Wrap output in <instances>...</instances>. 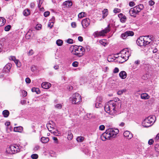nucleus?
Returning a JSON list of instances; mask_svg holds the SVG:
<instances>
[{"mask_svg":"<svg viewBox=\"0 0 159 159\" xmlns=\"http://www.w3.org/2000/svg\"><path fill=\"white\" fill-rule=\"evenodd\" d=\"M121 105L119 106L118 103L113 100H111L105 105L104 109L107 113L111 114L117 112L120 109Z\"/></svg>","mask_w":159,"mask_h":159,"instance_id":"1","label":"nucleus"},{"mask_svg":"<svg viewBox=\"0 0 159 159\" xmlns=\"http://www.w3.org/2000/svg\"><path fill=\"white\" fill-rule=\"evenodd\" d=\"M119 132V130L117 129L109 128L107 129L105 132L101 135V139L103 141L110 139L111 138L115 137Z\"/></svg>","mask_w":159,"mask_h":159,"instance_id":"2","label":"nucleus"},{"mask_svg":"<svg viewBox=\"0 0 159 159\" xmlns=\"http://www.w3.org/2000/svg\"><path fill=\"white\" fill-rule=\"evenodd\" d=\"M130 52H129L127 48L124 49L121 51L120 52V53L119 54H120L121 55L117 57L119 61V62L122 63L127 61L130 56Z\"/></svg>","mask_w":159,"mask_h":159,"instance_id":"3","label":"nucleus"},{"mask_svg":"<svg viewBox=\"0 0 159 159\" xmlns=\"http://www.w3.org/2000/svg\"><path fill=\"white\" fill-rule=\"evenodd\" d=\"M156 117L154 116H150L142 122L143 126L145 127H148L151 126L155 121Z\"/></svg>","mask_w":159,"mask_h":159,"instance_id":"4","label":"nucleus"},{"mask_svg":"<svg viewBox=\"0 0 159 159\" xmlns=\"http://www.w3.org/2000/svg\"><path fill=\"white\" fill-rule=\"evenodd\" d=\"M85 50L81 46L75 45L74 46L73 50V54L78 57H82L84 54Z\"/></svg>","mask_w":159,"mask_h":159,"instance_id":"5","label":"nucleus"},{"mask_svg":"<svg viewBox=\"0 0 159 159\" xmlns=\"http://www.w3.org/2000/svg\"><path fill=\"white\" fill-rule=\"evenodd\" d=\"M21 148V146L17 144H12L7 149L6 152L7 153L14 154L19 152Z\"/></svg>","mask_w":159,"mask_h":159,"instance_id":"6","label":"nucleus"},{"mask_svg":"<svg viewBox=\"0 0 159 159\" xmlns=\"http://www.w3.org/2000/svg\"><path fill=\"white\" fill-rule=\"evenodd\" d=\"M110 25L109 24L108 25L107 27L105 28V29L100 31H96L93 34V35L94 36V37L95 38L99 36H104L105 34H106L110 31Z\"/></svg>","mask_w":159,"mask_h":159,"instance_id":"7","label":"nucleus"},{"mask_svg":"<svg viewBox=\"0 0 159 159\" xmlns=\"http://www.w3.org/2000/svg\"><path fill=\"white\" fill-rule=\"evenodd\" d=\"M70 99L73 104H78L81 102L82 100L81 96L77 93H74L72 97Z\"/></svg>","mask_w":159,"mask_h":159,"instance_id":"8","label":"nucleus"},{"mask_svg":"<svg viewBox=\"0 0 159 159\" xmlns=\"http://www.w3.org/2000/svg\"><path fill=\"white\" fill-rule=\"evenodd\" d=\"M143 37H144V36H140L137 39L136 41V43L138 46L140 47L143 46L144 43V39L143 38Z\"/></svg>","mask_w":159,"mask_h":159,"instance_id":"9","label":"nucleus"},{"mask_svg":"<svg viewBox=\"0 0 159 159\" xmlns=\"http://www.w3.org/2000/svg\"><path fill=\"white\" fill-rule=\"evenodd\" d=\"M90 23V20L88 18L83 20L81 22L82 26L84 28L87 27L89 25Z\"/></svg>","mask_w":159,"mask_h":159,"instance_id":"10","label":"nucleus"},{"mask_svg":"<svg viewBox=\"0 0 159 159\" xmlns=\"http://www.w3.org/2000/svg\"><path fill=\"white\" fill-rule=\"evenodd\" d=\"M134 35V33L132 31H127L121 34V37L123 39H126L128 36H133Z\"/></svg>","mask_w":159,"mask_h":159,"instance_id":"11","label":"nucleus"},{"mask_svg":"<svg viewBox=\"0 0 159 159\" xmlns=\"http://www.w3.org/2000/svg\"><path fill=\"white\" fill-rule=\"evenodd\" d=\"M9 59L11 60L14 61L17 67H20V66L21 65L20 62L18 60L16 59L15 57L11 56L9 57Z\"/></svg>","mask_w":159,"mask_h":159,"instance_id":"12","label":"nucleus"},{"mask_svg":"<svg viewBox=\"0 0 159 159\" xmlns=\"http://www.w3.org/2000/svg\"><path fill=\"white\" fill-rule=\"evenodd\" d=\"M123 135L124 137L128 139H130L133 137L132 134L128 131H125L123 133Z\"/></svg>","mask_w":159,"mask_h":159,"instance_id":"13","label":"nucleus"},{"mask_svg":"<svg viewBox=\"0 0 159 159\" xmlns=\"http://www.w3.org/2000/svg\"><path fill=\"white\" fill-rule=\"evenodd\" d=\"M134 7L136 11V12L138 14L139 12H140L141 10L143 9L144 7L143 4H140Z\"/></svg>","mask_w":159,"mask_h":159,"instance_id":"14","label":"nucleus"},{"mask_svg":"<svg viewBox=\"0 0 159 159\" xmlns=\"http://www.w3.org/2000/svg\"><path fill=\"white\" fill-rule=\"evenodd\" d=\"M12 66V64L11 63L7 64L3 68L2 71L3 72H8L10 71V69Z\"/></svg>","mask_w":159,"mask_h":159,"instance_id":"15","label":"nucleus"},{"mask_svg":"<svg viewBox=\"0 0 159 159\" xmlns=\"http://www.w3.org/2000/svg\"><path fill=\"white\" fill-rule=\"evenodd\" d=\"M41 86L43 89H47L51 86V84L48 82H43L41 84Z\"/></svg>","mask_w":159,"mask_h":159,"instance_id":"16","label":"nucleus"},{"mask_svg":"<svg viewBox=\"0 0 159 159\" xmlns=\"http://www.w3.org/2000/svg\"><path fill=\"white\" fill-rule=\"evenodd\" d=\"M129 13L130 16L134 17H135L136 15L137 14V13L136 12V11L134 7L130 9L129 11Z\"/></svg>","mask_w":159,"mask_h":159,"instance_id":"17","label":"nucleus"},{"mask_svg":"<svg viewBox=\"0 0 159 159\" xmlns=\"http://www.w3.org/2000/svg\"><path fill=\"white\" fill-rule=\"evenodd\" d=\"M119 75L121 78L124 79L126 77L127 74L125 71H122L120 73Z\"/></svg>","mask_w":159,"mask_h":159,"instance_id":"18","label":"nucleus"},{"mask_svg":"<svg viewBox=\"0 0 159 159\" xmlns=\"http://www.w3.org/2000/svg\"><path fill=\"white\" fill-rule=\"evenodd\" d=\"M32 31H29L25 35V38L27 39H30L33 37V34L32 33Z\"/></svg>","mask_w":159,"mask_h":159,"instance_id":"19","label":"nucleus"},{"mask_svg":"<svg viewBox=\"0 0 159 159\" xmlns=\"http://www.w3.org/2000/svg\"><path fill=\"white\" fill-rule=\"evenodd\" d=\"M141 98L142 99H148L149 98V96L147 93H144L141 94Z\"/></svg>","mask_w":159,"mask_h":159,"instance_id":"20","label":"nucleus"},{"mask_svg":"<svg viewBox=\"0 0 159 159\" xmlns=\"http://www.w3.org/2000/svg\"><path fill=\"white\" fill-rule=\"evenodd\" d=\"M63 5L66 7H68L72 6V3L71 1H66L64 2Z\"/></svg>","mask_w":159,"mask_h":159,"instance_id":"21","label":"nucleus"},{"mask_svg":"<svg viewBox=\"0 0 159 159\" xmlns=\"http://www.w3.org/2000/svg\"><path fill=\"white\" fill-rule=\"evenodd\" d=\"M23 129L21 126L16 127L14 128V130L15 132H20L23 130Z\"/></svg>","mask_w":159,"mask_h":159,"instance_id":"22","label":"nucleus"},{"mask_svg":"<svg viewBox=\"0 0 159 159\" xmlns=\"http://www.w3.org/2000/svg\"><path fill=\"white\" fill-rule=\"evenodd\" d=\"M9 111L7 110H4L2 112V115L5 117H8L9 115Z\"/></svg>","mask_w":159,"mask_h":159,"instance_id":"23","label":"nucleus"},{"mask_svg":"<svg viewBox=\"0 0 159 159\" xmlns=\"http://www.w3.org/2000/svg\"><path fill=\"white\" fill-rule=\"evenodd\" d=\"M102 17L104 18L107 16L108 14V10L107 9H104L102 11Z\"/></svg>","mask_w":159,"mask_h":159,"instance_id":"24","label":"nucleus"},{"mask_svg":"<svg viewBox=\"0 0 159 159\" xmlns=\"http://www.w3.org/2000/svg\"><path fill=\"white\" fill-rule=\"evenodd\" d=\"M49 141V139L48 138H45L42 137L41 139V141L42 143H46Z\"/></svg>","mask_w":159,"mask_h":159,"instance_id":"25","label":"nucleus"},{"mask_svg":"<svg viewBox=\"0 0 159 159\" xmlns=\"http://www.w3.org/2000/svg\"><path fill=\"white\" fill-rule=\"evenodd\" d=\"M67 139L69 140H71L73 138V136L72 134L70 131H69L67 132Z\"/></svg>","mask_w":159,"mask_h":159,"instance_id":"26","label":"nucleus"},{"mask_svg":"<svg viewBox=\"0 0 159 159\" xmlns=\"http://www.w3.org/2000/svg\"><path fill=\"white\" fill-rule=\"evenodd\" d=\"M31 91L33 92H36L37 94L40 93V91L38 88H33L31 89Z\"/></svg>","mask_w":159,"mask_h":159,"instance_id":"27","label":"nucleus"},{"mask_svg":"<svg viewBox=\"0 0 159 159\" xmlns=\"http://www.w3.org/2000/svg\"><path fill=\"white\" fill-rule=\"evenodd\" d=\"M5 22L6 20L4 18L0 17V26L4 25Z\"/></svg>","mask_w":159,"mask_h":159,"instance_id":"28","label":"nucleus"},{"mask_svg":"<svg viewBox=\"0 0 159 159\" xmlns=\"http://www.w3.org/2000/svg\"><path fill=\"white\" fill-rule=\"evenodd\" d=\"M30 11L28 9L25 10L23 12L24 15L25 16H27L30 14Z\"/></svg>","mask_w":159,"mask_h":159,"instance_id":"29","label":"nucleus"},{"mask_svg":"<svg viewBox=\"0 0 159 159\" xmlns=\"http://www.w3.org/2000/svg\"><path fill=\"white\" fill-rule=\"evenodd\" d=\"M84 139V138L82 136H79L76 138V140L78 142H82Z\"/></svg>","mask_w":159,"mask_h":159,"instance_id":"30","label":"nucleus"},{"mask_svg":"<svg viewBox=\"0 0 159 159\" xmlns=\"http://www.w3.org/2000/svg\"><path fill=\"white\" fill-rule=\"evenodd\" d=\"M63 43V41L60 39H58L56 41V44L58 46H61L62 45Z\"/></svg>","mask_w":159,"mask_h":159,"instance_id":"31","label":"nucleus"},{"mask_svg":"<svg viewBox=\"0 0 159 159\" xmlns=\"http://www.w3.org/2000/svg\"><path fill=\"white\" fill-rule=\"evenodd\" d=\"M126 91V90L125 89H123L122 90H119L117 92V94L118 95H121L123 93L125 92Z\"/></svg>","mask_w":159,"mask_h":159,"instance_id":"32","label":"nucleus"},{"mask_svg":"<svg viewBox=\"0 0 159 159\" xmlns=\"http://www.w3.org/2000/svg\"><path fill=\"white\" fill-rule=\"evenodd\" d=\"M47 128L48 129V130L49 131H52V130L51 129H50L52 128H53V127H52L51 126V124L50 123H48L47 125Z\"/></svg>","mask_w":159,"mask_h":159,"instance_id":"33","label":"nucleus"},{"mask_svg":"<svg viewBox=\"0 0 159 159\" xmlns=\"http://www.w3.org/2000/svg\"><path fill=\"white\" fill-rule=\"evenodd\" d=\"M31 157L32 159H37L38 157V155L37 154H32Z\"/></svg>","mask_w":159,"mask_h":159,"instance_id":"34","label":"nucleus"},{"mask_svg":"<svg viewBox=\"0 0 159 159\" xmlns=\"http://www.w3.org/2000/svg\"><path fill=\"white\" fill-rule=\"evenodd\" d=\"M99 43L102 45L105 46L107 44V43L104 41V40H101L99 41Z\"/></svg>","mask_w":159,"mask_h":159,"instance_id":"35","label":"nucleus"},{"mask_svg":"<svg viewBox=\"0 0 159 159\" xmlns=\"http://www.w3.org/2000/svg\"><path fill=\"white\" fill-rule=\"evenodd\" d=\"M84 14H85V13L84 12H81L80 13L78 14V16L79 18H81L83 17L84 16Z\"/></svg>","mask_w":159,"mask_h":159,"instance_id":"36","label":"nucleus"},{"mask_svg":"<svg viewBox=\"0 0 159 159\" xmlns=\"http://www.w3.org/2000/svg\"><path fill=\"white\" fill-rule=\"evenodd\" d=\"M126 19V17L125 16L120 19V21L122 23H124L125 22Z\"/></svg>","mask_w":159,"mask_h":159,"instance_id":"37","label":"nucleus"},{"mask_svg":"<svg viewBox=\"0 0 159 159\" xmlns=\"http://www.w3.org/2000/svg\"><path fill=\"white\" fill-rule=\"evenodd\" d=\"M11 28V26L10 25H8L6 26L4 29L5 30L7 31H9Z\"/></svg>","mask_w":159,"mask_h":159,"instance_id":"38","label":"nucleus"},{"mask_svg":"<svg viewBox=\"0 0 159 159\" xmlns=\"http://www.w3.org/2000/svg\"><path fill=\"white\" fill-rule=\"evenodd\" d=\"M22 95L23 97H25L27 95V92L26 91L23 90L21 91Z\"/></svg>","mask_w":159,"mask_h":159,"instance_id":"39","label":"nucleus"},{"mask_svg":"<svg viewBox=\"0 0 159 159\" xmlns=\"http://www.w3.org/2000/svg\"><path fill=\"white\" fill-rule=\"evenodd\" d=\"M155 148L157 152H159V144H156L155 146Z\"/></svg>","mask_w":159,"mask_h":159,"instance_id":"40","label":"nucleus"},{"mask_svg":"<svg viewBox=\"0 0 159 159\" xmlns=\"http://www.w3.org/2000/svg\"><path fill=\"white\" fill-rule=\"evenodd\" d=\"M148 75L147 74H145L142 76V78L143 79L146 80L148 79Z\"/></svg>","mask_w":159,"mask_h":159,"instance_id":"41","label":"nucleus"},{"mask_svg":"<svg viewBox=\"0 0 159 159\" xmlns=\"http://www.w3.org/2000/svg\"><path fill=\"white\" fill-rule=\"evenodd\" d=\"M78 64L77 61H75L72 63V65L73 67H77L78 66Z\"/></svg>","mask_w":159,"mask_h":159,"instance_id":"42","label":"nucleus"},{"mask_svg":"<svg viewBox=\"0 0 159 159\" xmlns=\"http://www.w3.org/2000/svg\"><path fill=\"white\" fill-rule=\"evenodd\" d=\"M150 42H151V41L149 40V39L146 41H145V40H144V43L143 46H145L149 44L150 43Z\"/></svg>","mask_w":159,"mask_h":159,"instance_id":"43","label":"nucleus"},{"mask_svg":"<svg viewBox=\"0 0 159 159\" xmlns=\"http://www.w3.org/2000/svg\"><path fill=\"white\" fill-rule=\"evenodd\" d=\"M43 0H39V3L38 4V7L39 8L41 7V5L43 2Z\"/></svg>","mask_w":159,"mask_h":159,"instance_id":"44","label":"nucleus"},{"mask_svg":"<svg viewBox=\"0 0 159 159\" xmlns=\"http://www.w3.org/2000/svg\"><path fill=\"white\" fill-rule=\"evenodd\" d=\"M120 9L117 8H115L113 10L114 12L116 13L120 12Z\"/></svg>","mask_w":159,"mask_h":159,"instance_id":"45","label":"nucleus"},{"mask_svg":"<svg viewBox=\"0 0 159 159\" xmlns=\"http://www.w3.org/2000/svg\"><path fill=\"white\" fill-rule=\"evenodd\" d=\"M144 37H147L148 38H149L148 39L150 41H151L152 40V39H153V37L152 35H147V36H144Z\"/></svg>","mask_w":159,"mask_h":159,"instance_id":"46","label":"nucleus"},{"mask_svg":"<svg viewBox=\"0 0 159 159\" xmlns=\"http://www.w3.org/2000/svg\"><path fill=\"white\" fill-rule=\"evenodd\" d=\"M50 13L49 11H45L44 13V16L45 17H47L49 16Z\"/></svg>","mask_w":159,"mask_h":159,"instance_id":"47","label":"nucleus"},{"mask_svg":"<svg viewBox=\"0 0 159 159\" xmlns=\"http://www.w3.org/2000/svg\"><path fill=\"white\" fill-rule=\"evenodd\" d=\"M55 107L56 108L58 109H61L62 107V106L61 104H57L55 106Z\"/></svg>","mask_w":159,"mask_h":159,"instance_id":"48","label":"nucleus"},{"mask_svg":"<svg viewBox=\"0 0 159 159\" xmlns=\"http://www.w3.org/2000/svg\"><path fill=\"white\" fill-rule=\"evenodd\" d=\"M55 17L53 16L51 19L49 20L50 22H51V23H52V24H53L55 22Z\"/></svg>","mask_w":159,"mask_h":159,"instance_id":"49","label":"nucleus"},{"mask_svg":"<svg viewBox=\"0 0 159 159\" xmlns=\"http://www.w3.org/2000/svg\"><path fill=\"white\" fill-rule=\"evenodd\" d=\"M105 126L103 125H101L99 127V129L101 130H104Z\"/></svg>","mask_w":159,"mask_h":159,"instance_id":"50","label":"nucleus"},{"mask_svg":"<svg viewBox=\"0 0 159 159\" xmlns=\"http://www.w3.org/2000/svg\"><path fill=\"white\" fill-rule=\"evenodd\" d=\"M67 43L69 44H72L73 43V40L71 39H69L67 41Z\"/></svg>","mask_w":159,"mask_h":159,"instance_id":"51","label":"nucleus"},{"mask_svg":"<svg viewBox=\"0 0 159 159\" xmlns=\"http://www.w3.org/2000/svg\"><path fill=\"white\" fill-rule=\"evenodd\" d=\"M154 142V141L153 139H149L148 142V144L150 145H151Z\"/></svg>","mask_w":159,"mask_h":159,"instance_id":"52","label":"nucleus"},{"mask_svg":"<svg viewBox=\"0 0 159 159\" xmlns=\"http://www.w3.org/2000/svg\"><path fill=\"white\" fill-rule=\"evenodd\" d=\"M135 5V3L133 1L130 2L129 3V5L130 7H133Z\"/></svg>","mask_w":159,"mask_h":159,"instance_id":"53","label":"nucleus"},{"mask_svg":"<svg viewBox=\"0 0 159 159\" xmlns=\"http://www.w3.org/2000/svg\"><path fill=\"white\" fill-rule=\"evenodd\" d=\"M25 81L27 83L29 84L31 82V80L29 78H27L25 79Z\"/></svg>","mask_w":159,"mask_h":159,"instance_id":"54","label":"nucleus"},{"mask_svg":"<svg viewBox=\"0 0 159 159\" xmlns=\"http://www.w3.org/2000/svg\"><path fill=\"white\" fill-rule=\"evenodd\" d=\"M119 71V69L117 67H116L114 69L113 72L115 73H118Z\"/></svg>","mask_w":159,"mask_h":159,"instance_id":"55","label":"nucleus"},{"mask_svg":"<svg viewBox=\"0 0 159 159\" xmlns=\"http://www.w3.org/2000/svg\"><path fill=\"white\" fill-rule=\"evenodd\" d=\"M154 4H155V2L152 0H150L149 2V4L150 5L152 6Z\"/></svg>","mask_w":159,"mask_h":159,"instance_id":"56","label":"nucleus"},{"mask_svg":"<svg viewBox=\"0 0 159 159\" xmlns=\"http://www.w3.org/2000/svg\"><path fill=\"white\" fill-rule=\"evenodd\" d=\"M33 51L32 49H31L30 50L28 53V55H32L33 54Z\"/></svg>","mask_w":159,"mask_h":159,"instance_id":"57","label":"nucleus"},{"mask_svg":"<svg viewBox=\"0 0 159 159\" xmlns=\"http://www.w3.org/2000/svg\"><path fill=\"white\" fill-rule=\"evenodd\" d=\"M52 23H51V22L49 21L48 24V27H50V28H52L53 26V24H52Z\"/></svg>","mask_w":159,"mask_h":159,"instance_id":"58","label":"nucleus"},{"mask_svg":"<svg viewBox=\"0 0 159 159\" xmlns=\"http://www.w3.org/2000/svg\"><path fill=\"white\" fill-rule=\"evenodd\" d=\"M101 104L98 102H97L95 104V107L96 108H99L101 106Z\"/></svg>","mask_w":159,"mask_h":159,"instance_id":"59","label":"nucleus"},{"mask_svg":"<svg viewBox=\"0 0 159 159\" xmlns=\"http://www.w3.org/2000/svg\"><path fill=\"white\" fill-rule=\"evenodd\" d=\"M39 146L38 145H36L34 148V151H37L39 149Z\"/></svg>","mask_w":159,"mask_h":159,"instance_id":"60","label":"nucleus"},{"mask_svg":"<svg viewBox=\"0 0 159 159\" xmlns=\"http://www.w3.org/2000/svg\"><path fill=\"white\" fill-rule=\"evenodd\" d=\"M71 25L72 27L75 28L76 26V24L75 22H72L71 24Z\"/></svg>","mask_w":159,"mask_h":159,"instance_id":"61","label":"nucleus"},{"mask_svg":"<svg viewBox=\"0 0 159 159\" xmlns=\"http://www.w3.org/2000/svg\"><path fill=\"white\" fill-rule=\"evenodd\" d=\"M78 40L79 41L82 42L83 41V37L80 36H79L78 37Z\"/></svg>","mask_w":159,"mask_h":159,"instance_id":"62","label":"nucleus"},{"mask_svg":"<svg viewBox=\"0 0 159 159\" xmlns=\"http://www.w3.org/2000/svg\"><path fill=\"white\" fill-rule=\"evenodd\" d=\"M124 16H125V15H124L122 13H120L118 15V16L120 18L123 17Z\"/></svg>","mask_w":159,"mask_h":159,"instance_id":"63","label":"nucleus"},{"mask_svg":"<svg viewBox=\"0 0 159 159\" xmlns=\"http://www.w3.org/2000/svg\"><path fill=\"white\" fill-rule=\"evenodd\" d=\"M159 139V134H158L156 136V137L155 138V140H157Z\"/></svg>","mask_w":159,"mask_h":159,"instance_id":"64","label":"nucleus"}]
</instances>
